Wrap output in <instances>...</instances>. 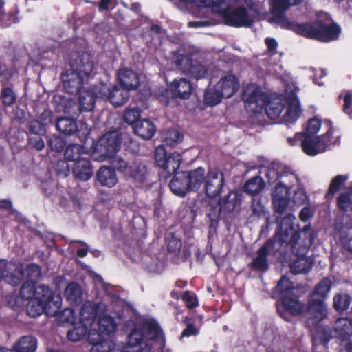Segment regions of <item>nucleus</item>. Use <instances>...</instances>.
Listing matches in <instances>:
<instances>
[{
    "mask_svg": "<svg viewBox=\"0 0 352 352\" xmlns=\"http://www.w3.org/2000/svg\"><path fill=\"white\" fill-rule=\"evenodd\" d=\"M15 267L23 269V278L18 284L25 278L29 279L20 290L21 297L28 301L26 307L28 315L37 317L45 313L49 316H56L60 308L61 300L60 298L53 299V293L49 287L43 285L35 286L34 280L40 277L41 273L39 266L16 265Z\"/></svg>",
    "mask_w": 352,
    "mask_h": 352,
    "instance_id": "nucleus-1",
    "label": "nucleus"
},
{
    "mask_svg": "<svg viewBox=\"0 0 352 352\" xmlns=\"http://www.w3.org/2000/svg\"><path fill=\"white\" fill-rule=\"evenodd\" d=\"M302 0H272L271 12L272 16L268 21L285 29L292 30L296 33L311 38L329 42L338 38L341 28L336 23H323L316 21L314 23L294 24L284 14V11L290 6L299 3Z\"/></svg>",
    "mask_w": 352,
    "mask_h": 352,
    "instance_id": "nucleus-2",
    "label": "nucleus"
},
{
    "mask_svg": "<svg viewBox=\"0 0 352 352\" xmlns=\"http://www.w3.org/2000/svg\"><path fill=\"white\" fill-rule=\"evenodd\" d=\"M333 133V129L330 121L318 117L309 119L301 142L302 151L309 156L325 152L332 142Z\"/></svg>",
    "mask_w": 352,
    "mask_h": 352,
    "instance_id": "nucleus-3",
    "label": "nucleus"
},
{
    "mask_svg": "<svg viewBox=\"0 0 352 352\" xmlns=\"http://www.w3.org/2000/svg\"><path fill=\"white\" fill-rule=\"evenodd\" d=\"M242 99L248 111L260 113L263 107L269 118H280L283 114L285 96H272L268 98L256 84L249 83L243 87Z\"/></svg>",
    "mask_w": 352,
    "mask_h": 352,
    "instance_id": "nucleus-4",
    "label": "nucleus"
},
{
    "mask_svg": "<svg viewBox=\"0 0 352 352\" xmlns=\"http://www.w3.org/2000/svg\"><path fill=\"white\" fill-rule=\"evenodd\" d=\"M180 1L190 7L210 8L212 12L221 16L228 25L249 26L254 20V17L243 7L236 9L228 8L227 0H180Z\"/></svg>",
    "mask_w": 352,
    "mask_h": 352,
    "instance_id": "nucleus-5",
    "label": "nucleus"
},
{
    "mask_svg": "<svg viewBox=\"0 0 352 352\" xmlns=\"http://www.w3.org/2000/svg\"><path fill=\"white\" fill-rule=\"evenodd\" d=\"M94 64L91 56L87 52L82 53L72 63V68L67 70L63 77L65 90L71 94L78 93L85 78L91 76Z\"/></svg>",
    "mask_w": 352,
    "mask_h": 352,
    "instance_id": "nucleus-6",
    "label": "nucleus"
},
{
    "mask_svg": "<svg viewBox=\"0 0 352 352\" xmlns=\"http://www.w3.org/2000/svg\"><path fill=\"white\" fill-rule=\"evenodd\" d=\"M170 60L171 63L175 64V67H179L194 78H204L208 76L209 64L198 52L184 55L183 51H179L173 54Z\"/></svg>",
    "mask_w": 352,
    "mask_h": 352,
    "instance_id": "nucleus-7",
    "label": "nucleus"
},
{
    "mask_svg": "<svg viewBox=\"0 0 352 352\" xmlns=\"http://www.w3.org/2000/svg\"><path fill=\"white\" fill-rule=\"evenodd\" d=\"M298 91V88L295 82L286 84L284 112L281 117V121L287 126L295 124L303 113L300 102L296 96Z\"/></svg>",
    "mask_w": 352,
    "mask_h": 352,
    "instance_id": "nucleus-8",
    "label": "nucleus"
},
{
    "mask_svg": "<svg viewBox=\"0 0 352 352\" xmlns=\"http://www.w3.org/2000/svg\"><path fill=\"white\" fill-rule=\"evenodd\" d=\"M298 183V178L293 173L282 175L280 182L272 192V202L276 212L282 213L286 209L289 201V190Z\"/></svg>",
    "mask_w": 352,
    "mask_h": 352,
    "instance_id": "nucleus-9",
    "label": "nucleus"
},
{
    "mask_svg": "<svg viewBox=\"0 0 352 352\" xmlns=\"http://www.w3.org/2000/svg\"><path fill=\"white\" fill-rule=\"evenodd\" d=\"M96 314V310L94 302L88 301L84 303L80 311V320L68 331V339L77 342L83 338L85 333L89 331V328L94 324Z\"/></svg>",
    "mask_w": 352,
    "mask_h": 352,
    "instance_id": "nucleus-10",
    "label": "nucleus"
},
{
    "mask_svg": "<svg viewBox=\"0 0 352 352\" xmlns=\"http://www.w3.org/2000/svg\"><path fill=\"white\" fill-rule=\"evenodd\" d=\"M121 139L117 131H112L104 135L97 143L92 152V158L98 162H103L113 157L119 150Z\"/></svg>",
    "mask_w": 352,
    "mask_h": 352,
    "instance_id": "nucleus-11",
    "label": "nucleus"
},
{
    "mask_svg": "<svg viewBox=\"0 0 352 352\" xmlns=\"http://www.w3.org/2000/svg\"><path fill=\"white\" fill-rule=\"evenodd\" d=\"M155 157L157 166L168 175L176 172L182 160L179 153H168L163 146L156 148Z\"/></svg>",
    "mask_w": 352,
    "mask_h": 352,
    "instance_id": "nucleus-12",
    "label": "nucleus"
},
{
    "mask_svg": "<svg viewBox=\"0 0 352 352\" xmlns=\"http://www.w3.org/2000/svg\"><path fill=\"white\" fill-rule=\"evenodd\" d=\"M107 85L100 83L89 89H82L79 93L80 109L81 111H90L94 109L96 99H102L107 96Z\"/></svg>",
    "mask_w": 352,
    "mask_h": 352,
    "instance_id": "nucleus-13",
    "label": "nucleus"
},
{
    "mask_svg": "<svg viewBox=\"0 0 352 352\" xmlns=\"http://www.w3.org/2000/svg\"><path fill=\"white\" fill-rule=\"evenodd\" d=\"M306 315L309 325H315L327 317V305L322 299L309 296Z\"/></svg>",
    "mask_w": 352,
    "mask_h": 352,
    "instance_id": "nucleus-14",
    "label": "nucleus"
},
{
    "mask_svg": "<svg viewBox=\"0 0 352 352\" xmlns=\"http://www.w3.org/2000/svg\"><path fill=\"white\" fill-rule=\"evenodd\" d=\"M88 340L91 344L90 352H122L111 340H105L99 334L96 328L89 329Z\"/></svg>",
    "mask_w": 352,
    "mask_h": 352,
    "instance_id": "nucleus-15",
    "label": "nucleus"
},
{
    "mask_svg": "<svg viewBox=\"0 0 352 352\" xmlns=\"http://www.w3.org/2000/svg\"><path fill=\"white\" fill-rule=\"evenodd\" d=\"M94 305L96 310V316H99V321L96 324L98 327V330L100 331V333L98 332V333L102 337H104V335L111 336L113 334L117 328V324L114 319L107 315L102 316L106 311L105 305L103 303H94Z\"/></svg>",
    "mask_w": 352,
    "mask_h": 352,
    "instance_id": "nucleus-16",
    "label": "nucleus"
},
{
    "mask_svg": "<svg viewBox=\"0 0 352 352\" xmlns=\"http://www.w3.org/2000/svg\"><path fill=\"white\" fill-rule=\"evenodd\" d=\"M223 173L218 169H211L206 179L205 190L206 195L211 198L218 196L223 188Z\"/></svg>",
    "mask_w": 352,
    "mask_h": 352,
    "instance_id": "nucleus-17",
    "label": "nucleus"
},
{
    "mask_svg": "<svg viewBox=\"0 0 352 352\" xmlns=\"http://www.w3.org/2000/svg\"><path fill=\"white\" fill-rule=\"evenodd\" d=\"M239 88V81L232 74H227L217 82L215 90L225 98L232 97Z\"/></svg>",
    "mask_w": 352,
    "mask_h": 352,
    "instance_id": "nucleus-18",
    "label": "nucleus"
},
{
    "mask_svg": "<svg viewBox=\"0 0 352 352\" xmlns=\"http://www.w3.org/2000/svg\"><path fill=\"white\" fill-rule=\"evenodd\" d=\"M333 337L330 327L327 326L319 327L314 334L313 349L314 352H327V344Z\"/></svg>",
    "mask_w": 352,
    "mask_h": 352,
    "instance_id": "nucleus-19",
    "label": "nucleus"
},
{
    "mask_svg": "<svg viewBox=\"0 0 352 352\" xmlns=\"http://www.w3.org/2000/svg\"><path fill=\"white\" fill-rule=\"evenodd\" d=\"M278 311L283 318L288 320L289 318L285 316V312H288L292 315H300L303 311V305L296 297L290 296L282 298L281 307L278 306Z\"/></svg>",
    "mask_w": 352,
    "mask_h": 352,
    "instance_id": "nucleus-20",
    "label": "nucleus"
},
{
    "mask_svg": "<svg viewBox=\"0 0 352 352\" xmlns=\"http://www.w3.org/2000/svg\"><path fill=\"white\" fill-rule=\"evenodd\" d=\"M107 96L104 99H107L114 107L123 105L129 99V90L124 87L114 85L111 89L107 87Z\"/></svg>",
    "mask_w": 352,
    "mask_h": 352,
    "instance_id": "nucleus-21",
    "label": "nucleus"
},
{
    "mask_svg": "<svg viewBox=\"0 0 352 352\" xmlns=\"http://www.w3.org/2000/svg\"><path fill=\"white\" fill-rule=\"evenodd\" d=\"M170 190L177 196L184 197L190 190L186 172L177 173L169 184Z\"/></svg>",
    "mask_w": 352,
    "mask_h": 352,
    "instance_id": "nucleus-22",
    "label": "nucleus"
},
{
    "mask_svg": "<svg viewBox=\"0 0 352 352\" xmlns=\"http://www.w3.org/2000/svg\"><path fill=\"white\" fill-rule=\"evenodd\" d=\"M118 80L122 87L129 91L136 89L140 82L138 74L132 69L126 67L118 71Z\"/></svg>",
    "mask_w": 352,
    "mask_h": 352,
    "instance_id": "nucleus-23",
    "label": "nucleus"
},
{
    "mask_svg": "<svg viewBox=\"0 0 352 352\" xmlns=\"http://www.w3.org/2000/svg\"><path fill=\"white\" fill-rule=\"evenodd\" d=\"M170 89L175 97L186 99L190 96L192 87L188 79L181 78L171 82Z\"/></svg>",
    "mask_w": 352,
    "mask_h": 352,
    "instance_id": "nucleus-24",
    "label": "nucleus"
},
{
    "mask_svg": "<svg viewBox=\"0 0 352 352\" xmlns=\"http://www.w3.org/2000/svg\"><path fill=\"white\" fill-rule=\"evenodd\" d=\"M16 265H0V280H4L9 284L18 283L23 276V268H16Z\"/></svg>",
    "mask_w": 352,
    "mask_h": 352,
    "instance_id": "nucleus-25",
    "label": "nucleus"
},
{
    "mask_svg": "<svg viewBox=\"0 0 352 352\" xmlns=\"http://www.w3.org/2000/svg\"><path fill=\"white\" fill-rule=\"evenodd\" d=\"M117 160V168L122 171L125 175L134 178L141 179L146 172V167L142 164L136 163L128 164L126 162L122 159L118 158Z\"/></svg>",
    "mask_w": 352,
    "mask_h": 352,
    "instance_id": "nucleus-26",
    "label": "nucleus"
},
{
    "mask_svg": "<svg viewBox=\"0 0 352 352\" xmlns=\"http://www.w3.org/2000/svg\"><path fill=\"white\" fill-rule=\"evenodd\" d=\"M98 183L105 187H113L118 182V177L114 169L107 167H101L96 173Z\"/></svg>",
    "mask_w": 352,
    "mask_h": 352,
    "instance_id": "nucleus-27",
    "label": "nucleus"
},
{
    "mask_svg": "<svg viewBox=\"0 0 352 352\" xmlns=\"http://www.w3.org/2000/svg\"><path fill=\"white\" fill-rule=\"evenodd\" d=\"M54 100L56 102V109L58 112L78 115L80 111H81L80 107L74 100L71 98L56 96L54 98Z\"/></svg>",
    "mask_w": 352,
    "mask_h": 352,
    "instance_id": "nucleus-28",
    "label": "nucleus"
},
{
    "mask_svg": "<svg viewBox=\"0 0 352 352\" xmlns=\"http://www.w3.org/2000/svg\"><path fill=\"white\" fill-rule=\"evenodd\" d=\"M73 173L80 180H89L93 175V170L89 157L82 158L80 161L76 162L73 168Z\"/></svg>",
    "mask_w": 352,
    "mask_h": 352,
    "instance_id": "nucleus-29",
    "label": "nucleus"
},
{
    "mask_svg": "<svg viewBox=\"0 0 352 352\" xmlns=\"http://www.w3.org/2000/svg\"><path fill=\"white\" fill-rule=\"evenodd\" d=\"M296 217L292 214L286 215L280 222L277 236L283 242H286L294 233V221Z\"/></svg>",
    "mask_w": 352,
    "mask_h": 352,
    "instance_id": "nucleus-30",
    "label": "nucleus"
},
{
    "mask_svg": "<svg viewBox=\"0 0 352 352\" xmlns=\"http://www.w3.org/2000/svg\"><path fill=\"white\" fill-rule=\"evenodd\" d=\"M155 126L151 121L144 119L138 121L133 126V131L138 136L144 140L151 138L155 133Z\"/></svg>",
    "mask_w": 352,
    "mask_h": 352,
    "instance_id": "nucleus-31",
    "label": "nucleus"
},
{
    "mask_svg": "<svg viewBox=\"0 0 352 352\" xmlns=\"http://www.w3.org/2000/svg\"><path fill=\"white\" fill-rule=\"evenodd\" d=\"M37 340L32 336L21 337L12 347V352H35Z\"/></svg>",
    "mask_w": 352,
    "mask_h": 352,
    "instance_id": "nucleus-32",
    "label": "nucleus"
},
{
    "mask_svg": "<svg viewBox=\"0 0 352 352\" xmlns=\"http://www.w3.org/2000/svg\"><path fill=\"white\" fill-rule=\"evenodd\" d=\"M64 295L71 304L79 305L83 300V293L81 287L76 283L67 285L64 291Z\"/></svg>",
    "mask_w": 352,
    "mask_h": 352,
    "instance_id": "nucleus-33",
    "label": "nucleus"
},
{
    "mask_svg": "<svg viewBox=\"0 0 352 352\" xmlns=\"http://www.w3.org/2000/svg\"><path fill=\"white\" fill-rule=\"evenodd\" d=\"M136 329L141 333L142 341L144 339H154L161 333L160 328L154 322H145L139 327H136L134 330Z\"/></svg>",
    "mask_w": 352,
    "mask_h": 352,
    "instance_id": "nucleus-34",
    "label": "nucleus"
},
{
    "mask_svg": "<svg viewBox=\"0 0 352 352\" xmlns=\"http://www.w3.org/2000/svg\"><path fill=\"white\" fill-rule=\"evenodd\" d=\"M186 175L190 190L199 189L206 179L204 169L200 167L186 173Z\"/></svg>",
    "mask_w": 352,
    "mask_h": 352,
    "instance_id": "nucleus-35",
    "label": "nucleus"
},
{
    "mask_svg": "<svg viewBox=\"0 0 352 352\" xmlns=\"http://www.w3.org/2000/svg\"><path fill=\"white\" fill-rule=\"evenodd\" d=\"M352 335V322L346 318H339L334 326V336L346 339Z\"/></svg>",
    "mask_w": 352,
    "mask_h": 352,
    "instance_id": "nucleus-36",
    "label": "nucleus"
},
{
    "mask_svg": "<svg viewBox=\"0 0 352 352\" xmlns=\"http://www.w3.org/2000/svg\"><path fill=\"white\" fill-rule=\"evenodd\" d=\"M128 344L135 348L132 352H151L148 344L142 340L141 333L138 329L133 330L129 334Z\"/></svg>",
    "mask_w": 352,
    "mask_h": 352,
    "instance_id": "nucleus-37",
    "label": "nucleus"
},
{
    "mask_svg": "<svg viewBox=\"0 0 352 352\" xmlns=\"http://www.w3.org/2000/svg\"><path fill=\"white\" fill-rule=\"evenodd\" d=\"M65 157L67 161L78 162L82 158H88L89 154L85 151L82 146L79 144L69 146L65 151Z\"/></svg>",
    "mask_w": 352,
    "mask_h": 352,
    "instance_id": "nucleus-38",
    "label": "nucleus"
},
{
    "mask_svg": "<svg viewBox=\"0 0 352 352\" xmlns=\"http://www.w3.org/2000/svg\"><path fill=\"white\" fill-rule=\"evenodd\" d=\"M351 304V296L349 294L339 292L333 298V307L338 312H343L347 310Z\"/></svg>",
    "mask_w": 352,
    "mask_h": 352,
    "instance_id": "nucleus-39",
    "label": "nucleus"
},
{
    "mask_svg": "<svg viewBox=\"0 0 352 352\" xmlns=\"http://www.w3.org/2000/svg\"><path fill=\"white\" fill-rule=\"evenodd\" d=\"M56 128L62 133L70 135L76 131L77 126L74 119L65 117L57 119Z\"/></svg>",
    "mask_w": 352,
    "mask_h": 352,
    "instance_id": "nucleus-40",
    "label": "nucleus"
},
{
    "mask_svg": "<svg viewBox=\"0 0 352 352\" xmlns=\"http://www.w3.org/2000/svg\"><path fill=\"white\" fill-rule=\"evenodd\" d=\"M43 123L38 121H33L30 124V130L35 135H43L45 132L44 125L51 123L52 122V117L51 112L45 111L43 113L42 118Z\"/></svg>",
    "mask_w": 352,
    "mask_h": 352,
    "instance_id": "nucleus-41",
    "label": "nucleus"
},
{
    "mask_svg": "<svg viewBox=\"0 0 352 352\" xmlns=\"http://www.w3.org/2000/svg\"><path fill=\"white\" fill-rule=\"evenodd\" d=\"M331 287V280L329 278H324L315 287L314 292L310 296L318 298L324 300Z\"/></svg>",
    "mask_w": 352,
    "mask_h": 352,
    "instance_id": "nucleus-42",
    "label": "nucleus"
},
{
    "mask_svg": "<svg viewBox=\"0 0 352 352\" xmlns=\"http://www.w3.org/2000/svg\"><path fill=\"white\" fill-rule=\"evenodd\" d=\"M265 183L258 176L254 177L248 181L244 185V190L250 195H256L263 189Z\"/></svg>",
    "mask_w": 352,
    "mask_h": 352,
    "instance_id": "nucleus-43",
    "label": "nucleus"
},
{
    "mask_svg": "<svg viewBox=\"0 0 352 352\" xmlns=\"http://www.w3.org/2000/svg\"><path fill=\"white\" fill-rule=\"evenodd\" d=\"M183 138V135L176 129H169L163 133L162 140L167 146H174L179 144Z\"/></svg>",
    "mask_w": 352,
    "mask_h": 352,
    "instance_id": "nucleus-44",
    "label": "nucleus"
},
{
    "mask_svg": "<svg viewBox=\"0 0 352 352\" xmlns=\"http://www.w3.org/2000/svg\"><path fill=\"white\" fill-rule=\"evenodd\" d=\"M276 289L283 298L292 295L295 288L289 278L283 276L279 280Z\"/></svg>",
    "mask_w": 352,
    "mask_h": 352,
    "instance_id": "nucleus-45",
    "label": "nucleus"
},
{
    "mask_svg": "<svg viewBox=\"0 0 352 352\" xmlns=\"http://www.w3.org/2000/svg\"><path fill=\"white\" fill-rule=\"evenodd\" d=\"M247 6L258 15H264L266 14L265 2L266 0H243Z\"/></svg>",
    "mask_w": 352,
    "mask_h": 352,
    "instance_id": "nucleus-46",
    "label": "nucleus"
},
{
    "mask_svg": "<svg viewBox=\"0 0 352 352\" xmlns=\"http://www.w3.org/2000/svg\"><path fill=\"white\" fill-rule=\"evenodd\" d=\"M222 98H225L223 95L220 94L219 91L215 90V87L214 89L207 90L204 96L205 102L211 106L219 104Z\"/></svg>",
    "mask_w": 352,
    "mask_h": 352,
    "instance_id": "nucleus-47",
    "label": "nucleus"
},
{
    "mask_svg": "<svg viewBox=\"0 0 352 352\" xmlns=\"http://www.w3.org/2000/svg\"><path fill=\"white\" fill-rule=\"evenodd\" d=\"M70 250L74 252L76 251V254L79 258L85 257L88 252V245L81 241H73L69 244Z\"/></svg>",
    "mask_w": 352,
    "mask_h": 352,
    "instance_id": "nucleus-48",
    "label": "nucleus"
},
{
    "mask_svg": "<svg viewBox=\"0 0 352 352\" xmlns=\"http://www.w3.org/2000/svg\"><path fill=\"white\" fill-rule=\"evenodd\" d=\"M140 117V111L135 107H129L124 115V120L125 122L129 124H135L137 120Z\"/></svg>",
    "mask_w": 352,
    "mask_h": 352,
    "instance_id": "nucleus-49",
    "label": "nucleus"
},
{
    "mask_svg": "<svg viewBox=\"0 0 352 352\" xmlns=\"http://www.w3.org/2000/svg\"><path fill=\"white\" fill-rule=\"evenodd\" d=\"M351 194L352 191L351 192H348L340 195L338 199V205L340 209L344 210H352V201L351 199Z\"/></svg>",
    "mask_w": 352,
    "mask_h": 352,
    "instance_id": "nucleus-50",
    "label": "nucleus"
},
{
    "mask_svg": "<svg viewBox=\"0 0 352 352\" xmlns=\"http://www.w3.org/2000/svg\"><path fill=\"white\" fill-rule=\"evenodd\" d=\"M295 186L296 188L294 190L293 201L296 205L300 206L307 201V195L304 189L299 186V182Z\"/></svg>",
    "mask_w": 352,
    "mask_h": 352,
    "instance_id": "nucleus-51",
    "label": "nucleus"
},
{
    "mask_svg": "<svg viewBox=\"0 0 352 352\" xmlns=\"http://www.w3.org/2000/svg\"><path fill=\"white\" fill-rule=\"evenodd\" d=\"M347 176L345 175H337L335 177L329 186L328 190L329 195H334L340 188V186L347 179Z\"/></svg>",
    "mask_w": 352,
    "mask_h": 352,
    "instance_id": "nucleus-52",
    "label": "nucleus"
},
{
    "mask_svg": "<svg viewBox=\"0 0 352 352\" xmlns=\"http://www.w3.org/2000/svg\"><path fill=\"white\" fill-rule=\"evenodd\" d=\"M76 319V316L75 314V312L74 309L71 308L64 309L60 315V320L63 322L74 324Z\"/></svg>",
    "mask_w": 352,
    "mask_h": 352,
    "instance_id": "nucleus-53",
    "label": "nucleus"
},
{
    "mask_svg": "<svg viewBox=\"0 0 352 352\" xmlns=\"http://www.w3.org/2000/svg\"><path fill=\"white\" fill-rule=\"evenodd\" d=\"M1 99L5 105H11L14 102L16 96L10 88H5L1 91Z\"/></svg>",
    "mask_w": 352,
    "mask_h": 352,
    "instance_id": "nucleus-54",
    "label": "nucleus"
},
{
    "mask_svg": "<svg viewBox=\"0 0 352 352\" xmlns=\"http://www.w3.org/2000/svg\"><path fill=\"white\" fill-rule=\"evenodd\" d=\"M182 299L190 309L194 308L198 305V301L195 295L188 291L184 293Z\"/></svg>",
    "mask_w": 352,
    "mask_h": 352,
    "instance_id": "nucleus-55",
    "label": "nucleus"
},
{
    "mask_svg": "<svg viewBox=\"0 0 352 352\" xmlns=\"http://www.w3.org/2000/svg\"><path fill=\"white\" fill-rule=\"evenodd\" d=\"M50 146L52 150L56 152H60L65 145L64 141L60 137L54 136L49 141Z\"/></svg>",
    "mask_w": 352,
    "mask_h": 352,
    "instance_id": "nucleus-56",
    "label": "nucleus"
},
{
    "mask_svg": "<svg viewBox=\"0 0 352 352\" xmlns=\"http://www.w3.org/2000/svg\"><path fill=\"white\" fill-rule=\"evenodd\" d=\"M182 248V242L179 239L172 236L168 242V250L170 252L177 254Z\"/></svg>",
    "mask_w": 352,
    "mask_h": 352,
    "instance_id": "nucleus-57",
    "label": "nucleus"
},
{
    "mask_svg": "<svg viewBox=\"0 0 352 352\" xmlns=\"http://www.w3.org/2000/svg\"><path fill=\"white\" fill-rule=\"evenodd\" d=\"M268 254V248L266 245L262 246L257 252V256L253 264H266V258Z\"/></svg>",
    "mask_w": 352,
    "mask_h": 352,
    "instance_id": "nucleus-58",
    "label": "nucleus"
},
{
    "mask_svg": "<svg viewBox=\"0 0 352 352\" xmlns=\"http://www.w3.org/2000/svg\"><path fill=\"white\" fill-rule=\"evenodd\" d=\"M4 2L2 0H0V21L6 25H9L12 22H15V20L14 16H11L8 14L4 13Z\"/></svg>",
    "mask_w": 352,
    "mask_h": 352,
    "instance_id": "nucleus-59",
    "label": "nucleus"
},
{
    "mask_svg": "<svg viewBox=\"0 0 352 352\" xmlns=\"http://www.w3.org/2000/svg\"><path fill=\"white\" fill-rule=\"evenodd\" d=\"M288 267L294 275L307 274L311 270V265H288Z\"/></svg>",
    "mask_w": 352,
    "mask_h": 352,
    "instance_id": "nucleus-60",
    "label": "nucleus"
},
{
    "mask_svg": "<svg viewBox=\"0 0 352 352\" xmlns=\"http://www.w3.org/2000/svg\"><path fill=\"white\" fill-rule=\"evenodd\" d=\"M30 144L37 149L41 151L44 148L45 143L43 139L39 136H32L30 138Z\"/></svg>",
    "mask_w": 352,
    "mask_h": 352,
    "instance_id": "nucleus-61",
    "label": "nucleus"
},
{
    "mask_svg": "<svg viewBox=\"0 0 352 352\" xmlns=\"http://www.w3.org/2000/svg\"><path fill=\"white\" fill-rule=\"evenodd\" d=\"M237 195L235 192H230L228 196V201L226 203V209L228 211L232 210L236 204Z\"/></svg>",
    "mask_w": 352,
    "mask_h": 352,
    "instance_id": "nucleus-62",
    "label": "nucleus"
},
{
    "mask_svg": "<svg viewBox=\"0 0 352 352\" xmlns=\"http://www.w3.org/2000/svg\"><path fill=\"white\" fill-rule=\"evenodd\" d=\"M265 43L267 47L269 52L274 55L276 53V48L278 47V43L274 38H267L265 39Z\"/></svg>",
    "mask_w": 352,
    "mask_h": 352,
    "instance_id": "nucleus-63",
    "label": "nucleus"
},
{
    "mask_svg": "<svg viewBox=\"0 0 352 352\" xmlns=\"http://www.w3.org/2000/svg\"><path fill=\"white\" fill-rule=\"evenodd\" d=\"M344 111L346 113L350 114V108L352 105V95L351 94H346L344 98Z\"/></svg>",
    "mask_w": 352,
    "mask_h": 352,
    "instance_id": "nucleus-64",
    "label": "nucleus"
}]
</instances>
